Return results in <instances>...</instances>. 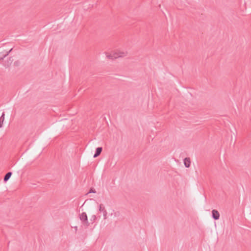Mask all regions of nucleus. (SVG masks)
<instances>
[{"instance_id": "nucleus-1", "label": "nucleus", "mask_w": 251, "mask_h": 251, "mask_svg": "<svg viewBox=\"0 0 251 251\" xmlns=\"http://www.w3.org/2000/svg\"><path fill=\"white\" fill-rule=\"evenodd\" d=\"M79 217L84 226L88 227L90 226V224L88 222L87 215L85 212L79 214Z\"/></svg>"}, {"instance_id": "nucleus-2", "label": "nucleus", "mask_w": 251, "mask_h": 251, "mask_svg": "<svg viewBox=\"0 0 251 251\" xmlns=\"http://www.w3.org/2000/svg\"><path fill=\"white\" fill-rule=\"evenodd\" d=\"M115 56H116V58L119 57H124L127 55V51H122L120 50L116 51L114 52Z\"/></svg>"}, {"instance_id": "nucleus-3", "label": "nucleus", "mask_w": 251, "mask_h": 251, "mask_svg": "<svg viewBox=\"0 0 251 251\" xmlns=\"http://www.w3.org/2000/svg\"><path fill=\"white\" fill-rule=\"evenodd\" d=\"M212 217L215 220H218L220 218V213L218 210L213 209L212 210Z\"/></svg>"}, {"instance_id": "nucleus-4", "label": "nucleus", "mask_w": 251, "mask_h": 251, "mask_svg": "<svg viewBox=\"0 0 251 251\" xmlns=\"http://www.w3.org/2000/svg\"><path fill=\"white\" fill-rule=\"evenodd\" d=\"M12 48L9 51H4L0 53V61H1L3 59L4 57L8 55L10 52L12 50Z\"/></svg>"}, {"instance_id": "nucleus-5", "label": "nucleus", "mask_w": 251, "mask_h": 251, "mask_svg": "<svg viewBox=\"0 0 251 251\" xmlns=\"http://www.w3.org/2000/svg\"><path fill=\"white\" fill-rule=\"evenodd\" d=\"M102 151V147L97 148L96 150V151H95V153L93 157L94 158H96V157H98V156H99L100 154Z\"/></svg>"}, {"instance_id": "nucleus-6", "label": "nucleus", "mask_w": 251, "mask_h": 251, "mask_svg": "<svg viewBox=\"0 0 251 251\" xmlns=\"http://www.w3.org/2000/svg\"><path fill=\"white\" fill-rule=\"evenodd\" d=\"M191 163L190 159L189 158H185L184 159V164L186 167L188 168L190 167Z\"/></svg>"}, {"instance_id": "nucleus-7", "label": "nucleus", "mask_w": 251, "mask_h": 251, "mask_svg": "<svg viewBox=\"0 0 251 251\" xmlns=\"http://www.w3.org/2000/svg\"><path fill=\"white\" fill-rule=\"evenodd\" d=\"M4 116L5 113L4 112H3L1 116L0 117V127H1L2 126V125L4 120Z\"/></svg>"}, {"instance_id": "nucleus-8", "label": "nucleus", "mask_w": 251, "mask_h": 251, "mask_svg": "<svg viewBox=\"0 0 251 251\" xmlns=\"http://www.w3.org/2000/svg\"><path fill=\"white\" fill-rule=\"evenodd\" d=\"M106 57L109 58V59H116V56H115V53L113 52V53L112 54H107L106 55Z\"/></svg>"}, {"instance_id": "nucleus-9", "label": "nucleus", "mask_w": 251, "mask_h": 251, "mask_svg": "<svg viewBox=\"0 0 251 251\" xmlns=\"http://www.w3.org/2000/svg\"><path fill=\"white\" fill-rule=\"evenodd\" d=\"M12 174H5V175L4 177L3 181L4 182H6L11 177Z\"/></svg>"}, {"instance_id": "nucleus-10", "label": "nucleus", "mask_w": 251, "mask_h": 251, "mask_svg": "<svg viewBox=\"0 0 251 251\" xmlns=\"http://www.w3.org/2000/svg\"><path fill=\"white\" fill-rule=\"evenodd\" d=\"M104 210H105V207L103 206L102 204H100L99 205V211L103 212Z\"/></svg>"}, {"instance_id": "nucleus-11", "label": "nucleus", "mask_w": 251, "mask_h": 251, "mask_svg": "<svg viewBox=\"0 0 251 251\" xmlns=\"http://www.w3.org/2000/svg\"><path fill=\"white\" fill-rule=\"evenodd\" d=\"M96 219H97V217H96V215H93L92 216L91 218L90 219V221H91L92 223H93L95 221Z\"/></svg>"}, {"instance_id": "nucleus-12", "label": "nucleus", "mask_w": 251, "mask_h": 251, "mask_svg": "<svg viewBox=\"0 0 251 251\" xmlns=\"http://www.w3.org/2000/svg\"><path fill=\"white\" fill-rule=\"evenodd\" d=\"M102 212H103V215L104 219H107V211H106V209L104 210Z\"/></svg>"}, {"instance_id": "nucleus-13", "label": "nucleus", "mask_w": 251, "mask_h": 251, "mask_svg": "<svg viewBox=\"0 0 251 251\" xmlns=\"http://www.w3.org/2000/svg\"><path fill=\"white\" fill-rule=\"evenodd\" d=\"M96 193V191H95V190L94 188H91L89 190V192H88V193Z\"/></svg>"}, {"instance_id": "nucleus-14", "label": "nucleus", "mask_w": 251, "mask_h": 251, "mask_svg": "<svg viewBox=\"0 0 251 251\" xmlns=\"http://www.w3.org/2000/svg\"><path fill=\"white\" fill-rule=\"evenodd\" d=\"M13 60V59H12L11 57H10L9 58V61H8V63H9V64H10L12 62Z\"/></svg>"}, {"instance_id": "nucleus-15", "label": "nucleus", "mask_w": 251, "mask_h": 251, "mask_svg": "<svg viewBox=\"0 0 251 251\" xmlns=\"http://www.w3.org/2000/svg\"><path fill=\"white\" fill-rule=\"evenodd\" d=\"M13 60V59H12L11 57H10L9 58V61H8V63H9V64H10L12 62Z\"/></svg>"}, {"instance_id": "nucleus-16", "label": "nucleus", "mask_w": 251, "mask_h": 251, "mask_svg": "<svg viewBox=\"0 0 251 251\" xmlns=\"http://www.w3.org/2000/svg\"><path fill=\"white\" fill-rule=\"evenodd\" d=\"M75 231H76L77 229V226H75Z\"/></svg>"}]
</instances>
